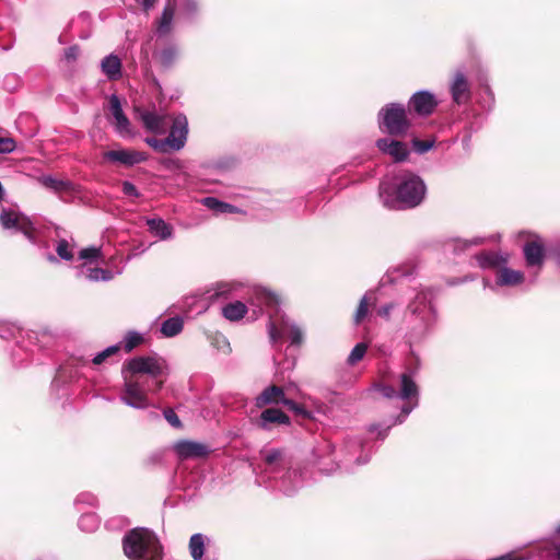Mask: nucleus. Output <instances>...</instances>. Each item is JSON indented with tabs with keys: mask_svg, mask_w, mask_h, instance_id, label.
Listing matches in <instances>:
<instances>
[{
	"mask_svg": "<svg viewBox=\"0 0 560 560\" xmlns=\"http://www.w3.org/2000/svg\"><path fill=\"white\" fill-rule=\"evenodd\" d=\"M425 190V185L419 176L410 172H402L394 177V182L382 180L378 196L384 207L401 210L420 205Z\"/></svg>",
	"mask_w": 560,
	"mask_h": 560,
	"instance_id": "1",
	"label": "nucleus"
},
{
	"mask_svg": "<svg viewBox=\"0 0 560 560\" xmlns=\"http://www.w3.org/2000/svg\"><path fill=\"white\" fill-rule=\"evenodd\" d=\"M417 371L406 370L399 376L398 389L392 385H377L376 389L385 398H399L405 401L400 415L390 424H371L369 432L377 433V438L385 439L390 428L397 423H402L410 412L419 405V386L416 381Z\"/></svg>",
	"mask_w": 560,
	"mask_h": 560,
	"instance_id": "2",
	"label": "nucleus"
},
{
	"mask_svg": "<svg viewBox=\"0 0 560 560\" xmlns=\"http://www.w3.org/2000/svg\"><path fill=\"white\" fill-rule=\"evenodd\" d=\"M433 292L423 289L417 292L409 302L406 311L407 337L417 342L425 338L433 329L436 322V313L432 304Z\"/></svg>",
	"mask_w": 560,
	"mask_h": 560,
	"instance_id": "3",
	"label": "nucleus"
},
{
	"mask_svg": "<svg viewBox=\"0 0 560 560\" xmlns=\"http://www.w3.org/2000/svg\"><path fill=\"white\" fill-rule=\"evenodd\" d=\"M122 549L129 560H163V547L156 534L137 527L125 534Z\"/></svg>",
	"mask_w": 560,
	"mask_h": 560,
	"instance_id": "4",
	"label": "nucleus"
},
{
	"mask_svg": "<svg viewBox=\"0 0 560 560\" xmlns=\"http://www.w3.org/2000/svg\"><path fill=\"white\" fill-rule=\"evenodd\" d=\"M266 472L277 481V488L285 495H292L302 487L301 474L296 469H290L289 460L280 450H270L266 453Z\"/></svg>",
	"mask_w": 560,
	"mask_h": 560,
	"instance_id": "5",
	"label": "nucleus"
},
{
	"mask_svg": "<svg viewBox=\"0 0 560 560\" xmlns=\"http://www.w3.org/2000/svg\"><path fill=\"white\" fill-rule=\"evenodd\" d=\"M167 365L165 360L159 357H136L122 365L121 374H130L133 377H141L144 380V375H148L153 380V386L155 390H160L163 386V380L161 377L166 374Z\"/></svg>",
	"mask_w": 560,
	"mask_h": 560,
	"instance_id": "6",
	"label": "nucleus"
},
{
	"mask_svg": "<svg viewBox=\"0 0 560 560\" xmlns=\"http://www.w3.org/2000/svg\"><path fill=\"white\" fill-rule=\"evenodd\" d=\"M377 122L381 131L392 137L407 135L411 126L405 105L399 103L383 106L378 112Z\"/></svg>",
	"mask_w": 560,
	"mask_h": 560,
	"instance_id": "7",
	"label": "nucleus"
},
{
	"mask_svg": "<svg viewBox=\"0 0 560 560\" xmlns=\"http://www.w3.org/2000/svg\"><path fill=\"white\" fill-rule=\"evenodd\" d=\"M121 375L124 386L119 396L120 401L135 409L149 408L151 402L148 393L156 392L155 386L151 388L147 381H141V377H133L128 373Z\"/></svg>",
	"mask_w": 560,
	"mask_h": 560,
	"instance_id": "8",
	"label": "nucleus"
},
{
	"mask_svg": "<svg viewBox=\"0 0 560 560\" xmlns=\"http://www.w3.org/2000/svg\"><path fill=\"white\" fill-rule=\"evenodd\" d=\"M481 268L499 267L495 273V283L500 287H515L524 281V273L511 269L506 266L500 267V264L506 262L505 258L500 257L493 252H483L476 256Z\"/></svg>",
	"mask_w": 560,
	"mask_h": 560,
	"instance_id": "9",
	"label": "nucleus"
},
{
	"mask_svg": "<svg viewBox=\"0 0 560 560\" xmlns=\"http://www.w3.org/2000/svg\"><path fill=\"white\" fill-rule=\"evenodd\" d=\"M268 332L272 342L278 341L282 337H288L293 346H300L304 336L303 330L284 315H281L279 318L270 316Z\"/></svg>",
	"mask_w": 560,
	"mask_h": 560,
	"instance_id": "10",
	"label": "nucleus"
},
{
	"mask_svg": "<svg viewBox=\"0 0 560 560\" xmlns=\"http://www.w3.org/2000/svg\"><path fill=\"white\" fill-rule=\"evenodd\" d=\"M0 224L4 230L20 232L24 234L30 242H35L33 223L23 213L11 208H4L0 213Z\"/></svg>",
	"mask_w": 560,
	"mask_h": 560,
	"instance_id": "11",
	"label": "nucleus"
},
{
	"mask_svg": "<svg viewBox=\"0 0 560 560\" xmlns=\"http://www.w3.org/2000/svg\"><path fill=\"white\" fill-rule=\"evenodd\" d=\"M450 93L457 105L467 104L471 98V84L463 69H457L450 81Z\"/></svg>",
	"mask_w": 560,
	"mask_h": 560,
	"instance_id": "12",
	"label": "nucleus"
},
{
	"mask_svg": "<svg viewBox=\"0 0 560 560\" xmlns=\"http://www.w3.org/2000/svg\"><path fill=\"white\" fill-rule=\"evenodd\" d=\"M188 135V121L186 116L179 115L173 119L171 130L166 137L171 150L178 151L185 147Z\"/></svg>",
	"mask_w": 560,
	"mask_h": 560,
	"instance_id": "13",
	"label": "nucleus"
},
{
	"mask_svg": "<svg viewBox=\"0 0 560 560\" xmlns=\"http://www.w3.org/2000/svg\"><path fill=\"white\" fill-rule=\"evenodd\" d=\"M408 106L409 109L413 110L418 115L428 116L432 114L434 108L438 106V101L434 94L428 91H419L411 96Z\"/></svg>",
	"mask_w": 560,
	"mask_h": 560,
	"instance_id": "14",
	"label": "nucleus"
},
{
	"mask_svg": "<svg viewBox=\"0 0 560 560\" xmlns=\"http://www.w3.org/2000/svg\"><path fill=\"white\" fill-rule=\"evenodd\" d=\"M376 147L382 153L389 155L396 162L405 161L409 155L406 143L388 137L378 139Z\"/></svg>",
	"mask_w": 560,
	"mask_h": 560,
	"instance_id": "15",
	"label": "nucleus"
},
{
	"mask_svg": "<svg viewBox=\"0 0 560 560\" xmlns=\"http://www.w3.org/2000/svg\"><path fill=\"white\" fill-rule=\"evenodd\" d=\"M139 117L144 128L153 133H164L170 125V119L166 115L158 114L154 110L144 109L139 112Z\"/></svg>",
	"mask_w": 560,
	"mask_h": 560,
	"instance_id": "16",
	"label": "nucleus"
},
{
	"mask_svg": "<svg viewBox=\"0 0 560 560\" xmlns=\"http://www.w3.org/2000/svg\"><path fill=\"white\" fill-rule=\"evenodd\" d=\"M103 156L109 162H117L126 166H133L148 159L145 153L135 150H110Z\"/></svg>",
	"mask_w": 560,
	"mask_h": 560,
	"instance_id": "17",
	"label": "nucleus"
},
{
	"mask_svg": "<svg viewBox=\"0 0 560 560\" xmlns=\"http://www.w3.org/2000/svg\"><path fill=\"white\" fill-rule=\"evenodd\" d=\"M177 0H166L161 16L155 22V33L159 37L168 35L173 30Z\"/></svg>",
	"mask_w": 560,
	"mask_h": 560,
	"instance_id": "18",
	"label": "nucleus"
},
{
	"mask_svg": "<svg viewBox=\"0 0 560 560\" xmlns=\"http://www.w3.org/2000/svg\"><path fill=\"white\" fill-rule=\"evenodd\" d=\"M365 444L362 442V440L360 439H349L346 444H345V451L347 453V457L343 459L345 462V466L348 468L349 465L354 462L355 464L358 465H362V464H365L369 462L370 459V453L371 451L369 450V452L364 455H359L357 456V454L360 452V453H364L365 452Z\"/></svg>",
	"mask_w": 560,
	"mask_h": 560,
	"instance_id": "19",
	"label": "nucleus"
},
{
	"mask_svg": "<svg viewBox=\"0 0 560 560\" xmlns=\"http://www.w3.org/2000/svg\"><path fill=\"white\" fill-rule=\"evenodd\" d=\"M109 110L115 119V129L120 136L130 135V122L124 114L121 103L116 94H112L109 97Z\"/></svg>",
	"mask_w": 560,
	"mask_h": 560,
	"instance_id": "20",
	"label": "nucleus"
},
{
	"mask_svg": "<svg viewBox=\"0 0 560 560\" xmlns=\"http://www.w3.org/2000/svg\"><path fill=\"white\" fill-rule=\"evenodd\" d=\"M177 455L183 458H200L209 454V447L194 441H179L174 446Z\"/></svg>",
	"mask_w": 560,
	"mask_h": 560,
	"instance_id": "21",
	"label": "nucleus"
},
{
	"mask_svg": "<svg viewBox=\"0 0 560 560\" xmlns=\"http://www.w3.org/2000/svg\"><path fill=\"white\" fill-rule=\"evenodd\" d=\"M210 538L201 533H196L189 538L188 549L192 560H218L215 556L206 555V545Z\"/></svg>",
	"mask_w": 560,
	"mask_h": 560,
	"instance_id": "22",
	"label": "nucleus"
},
{
	"mask_svg": "<svg viewBox=\"0 0 560 560\" xmlns=\"http://www.w3.org/2000/svg\"><path fill=\"white\" fill-rule=\"evenodd\" d=\"M289 417L277 408L264 410L257 420V425L262 430H271L273 424H289Z\"/></svg>",
	"mask_w": 560,
	"mask_h": 560,
	"instance_id": "23",
	"label": "nucleus"
},
{
	"mask_svg": "<svg viewBox=\"0 0 560 560\" xmlns=\"http://www.w3.org/2000/svg\"><path fill=\"white\" fill-rule=\"evenodd\" d=\"M523 252H524L526 265L528 267L540 268L542 266L544 258H545V252H544V246L538 238L527 242L524 245Z\"/></svg>",
	"mask_w": 560,
	"mask_h": 560,
	"instance_id": "24",
	"label": "nucleus"
},
{
	"mask_svg": "<svg viewBox=\"0 0 560 560\" xmlns=\"http://www.w3.org/2000/svg\"><path fill=\"white\" fill-rule=\"evenodd\" d=\"M284 397V392L280 386L271 385L265 388L255 399V405L258 408L270 404H281Z\"/></svg>",
	"mask_w": 560,
	"mask_h": 560,
	"instance_id": "25",
	"label": "nucleus"
},
{
	"mask_svg": "<svg viewBox=\"0 0 560 560\" xmlns=\"http://www.w3.org/2000/svg\"><path fill=\"white\" fill-rule=\"evenodd\" d=\"M101 69L108 80H118L121 77V60L110 54L102 60Z\"/></svg>",
	"mask_w": 560,
	"mask_h": 560,
	"instance_id": "26",
	"label": "nucleus"
},
{
	"mask_svg": "<svg viewBox=\"0 0 560 560\" xmlns=\"http://www.w3.org/2000/svg\"><path fill=\"white\" fill-rule=\"evenodd\" d=\"M39 182L46 187L55 192H74L75 185L70 180H62L50 175H44L39 178Z\"/></svg>",
	"mask_w": 560,
	"mask_h": 560,
	"instance_id": "27",
	"label": "nucleus"
},
{
	"mask_svg": "<svg viewBox=\"0 0 560 560\" xmlns=\"http://www.w3.org/2000/svg\"><path fill=\"white\" fill-rule=\"evenodd\" d=\"M238 287L235 282H218L207 291L208 300L214 302L219 299H228Z\"/></svg>",
	"mask_w": 560,
	"mask_h": 560,
	"instance_id": "28",
	"label": "nucleus"
},
{
	"mask_svg": "<svg viewBox=\"0 0 560 560\" xmlns=\"http://www.w3.org/2000/svg\"><path fill=\"white\" fill-rule=\"evenodd\" d=\"M149 231L158 236L160 240H168L173 236V228L163 219L154 218L147 220Z\"/></svg>",
	"mask_w": 560,
	"mask_h": 560,
	"instance_id": "29",
	"label": "nucleus"
},
{
	"mask_svg": "<svg viewBox=\"0 0 560 560\" xmlns=\"http://www.w3.org/2000/svg\"><path fill=\"white\" fill-rule=\"evenodd\" d=\"M179 57V49L174 44H168L155 54V58L163 68H171Z\"/></svg>",
	"mask_w": 560,
	"mask_h": 560,
	"instance_id": "30",
	"label": "nucleus"
},
{
	"mask_svg": "<svg viewBox=\"0 0 560 560\" xmlns=\"http://www.w3.org/2000/svg\"><path fill=\"white\" fill-rule=\"evenodd\" d=\"M201 203L217 214L240 212V210L233 205L223 202L215 197H205L201 200Z\"/></svg>",
	"mask_w": 560,
	"mask_h": 560,
	"instance_id": "31",
	"label": "nucleus"
},
{
	"mask_svg": "<svg viewBox=\"0 0 560 560\" xmlns=\"http://www.w3.org/2000/svg\"><path fill=\"white\" fill-rule=\"evenodd\" d=\"M247 313V307L243 302L236 301L222 307V315L230 322L242 319Z\"/></svg>",
	"mask_w": 560,
	"mask_h": 560,
	"instance_id": "32",
	"label": "nucleus"
},
{
	"mask_svg": "<svg viewBox=\"0 0 560 560\" xmlns=\"http://www.w3.org/2000/svg\"><path fill=\"white\" fill-rule=\"evenodd\" d=\"M184 320L180 316H174L165 319L161 325V334L166 338H172L182 332Z\"/></svg>",
	"mask_w": 560,
	"mask_h": 560,
	"instance_id": "33",
	"label": "nucleus"
},
{
	"mask_svg": "<svg viewBox=\"0 0 560 560\" xmlns=\"http://www.w3.org/2000/svg\"><path fill=\"white\" fill-rule=\"evenodd\" d=\"M177 10L179 19L192 21L199 12V4L197 0H177Z\"/></svg>",
	"mask_w": 560,
	"mask_h": 560,
	"instance_id": "34",
	"label": "nucleus"
},
{
	"mask_svg": "<svg viewBox=\"0 0 560 560\" xmlns=\"http://www.w3.org/2000/svg\"><path fill=\"white\" fill-rule=\"evenodd\" d=\"M81 530L93 533L98 528L100 520L94 513H83L78 522Z\"/></svg>",
	"mask_w": 560,
	"mask_h": 560,
	"instance_id": "35",
	"label": "nucleus"
},
{
	"mask_svg": "<svg viewBox=\"0 0 560 560\" xmlns=\"http://www.w3.org/2000/svg\"><path fill=\"white\" fill-rule=\"evenodd\" d=\"M16 149L15 140L5 135V130L0 127V154L12 153Z\"/></svg>",
	"mask_w": 560,
	"mask_h": 560,
	"instance_id": "36",
	"label": "nucleus"
},
{
	"mask_svg": "<svg viewBox=\"0 0 560 560\" xmlns=\"http://www.w3.org/2000/svg\"><path fill=\"white\" fill-rule=\"evenodd\" d=\"M122 342L125 350L129 352L143 342V336L138 331H128L124 337Z\"/></svg>",
	"mask_w": 560,
	"mask_h": 560,
	"instance_id": "37",
	"label": "nucleus"
},
{
	"mask_svg": "<svg viewBox=\"0 0 560 560\" xmlns=\"http://www.w3.org/2000/svg\"><path fill=\"white\" fill-rule=\"evenodd\" d=\"M56 252L57 255L63 260L70 261L73 259L72 247L70 243L65 238L57 243Z\"/></svg>",
	"mask_w": 560,
	"mask_h": 560,
	"instance_id": "38",
	"label": "nucleus"
},
{
	"mask_svg": "<svg viewBox=\"0 0 560 560\" xmlns=\"http://www.w3.org/2000/svg\"><path fill=\"white\" fill-rule=\"evenodd\" d=\"M86 278L91 281H108L113 278V275L109 270L103 268H90Z\"/></svg>",
	"mask_w": 560,
	"mask_h": 560,
	"instance_id": "39",
	"label": "nucleus"
},
{
	"mask_svg": "<svg viewBox=\"0 0 560 560\" xmlns=\"http://www.w3.org/2000/svg\"><path fill=\"white\" fill-rule=\"evenodd\" d=\"M144 141L149 147H151L156 152L166 153L171 150L166 138L156 139L154 137H148V138H145Z\"/></svg>",
	"mask_w": 560,
	"mask_h": 560,
	"instance_id": "40",
	"label": "nucleus"
},
{
	"mask_svg": "<svg viewBox=\"0 0 560 560\" xmlns=\"http://www.w3.org/2000/svg\"><path fill=\"white\" fill-rule=\"evenodd\" d=\"M368 346L364 342L357 343L348 357V363L353 365L365 354Z\"/></svg>",
	"mask_w": 560,
	"mask_h": 560,
	"instance_id": "41",
	"label": "nucleus"
},
{
	"mask_svg": "<svg viewBox=\"0 0 560 560\" xmlns=\"http://www.w3.org/2000/svg\"><path fill=\"white\" fill-rule=\"evenodd\" d=\"M22 330L15 324H5L0 327V337L3 339H14L18 335H21Z\"/></svg>",
	"mask_w": 560,
	"mask_h": 560,
	"instance_id": "42",
	"label": "nucleus"
},
{
	"mask_svg": "<svg viewBox=\"0 0 560 560\" xmlns=\"http://www.w3.org/2000/svg\"><path fill=\"white\" fill-rule=\"evenodd\" d=\"M368 312H369V299H368V294H365L360 300L359 306L354 314V323L357 325L360 324L366 317Z\"/></svg>",
	"mask_w": 560,
	"mask_h": 560,
	"instance_id": "43",
	"label": "nucleus"
},
{
	"mask_svg": "<svg viewBox=\"0 0 560 560\" xmlns=\"http://www.w3.org/2000/svg\"><path fill=\"white\" fill-rule=\"evenodd\" d=\"M119 350L118 345L109 346L103 351L98 352L93 359L92 362L96 365L103 363L108 357L115 354Z\"/></svg>",
	"mask_w": 560,
	"mask_h": 560,
	"instance_id": "44",
	"label": "nucleus"
},
{
	"mask_svg": "<svg viewBox=\"0 0 560 560\" xmlns=\"http://www.w3.org/2000/svg\"><path fill=\"white\" fill-rule=\"evenodd\" d=\"M96 503H97V498H96V495H94L91 492H82V493L78 494L74 500V504L77 506H79L81 504H86L89 506H95Z\"/></svg>",
	"mask_w": 560,
	"mask_h": 560,
	"instance_id": "45",
	"label": "nucleus"
},
{
	"mask_svg": "<svg viewBox=\"0 0 560 560\" xmlns=\"http://www.w3.org/2000/svg\"><path fill=\"white\" fill-rule=\"evenodd\" d=\"M483 242V238L481 237H475L472 240H457L455 241V250H465L467 247L469 246H472V245H479Z\"/></svg>",
	"mask_w": 560,
	"mask_h": 560,
	"instance_id": "46",
	"label": "nucleus"
},
{
	"mask_svg": "<svg viewBox=\"0 0 560 560\" xmlns=\"http://www.w3.org/2000/svg\"><path fill=\"white\" fill-rule=\"evenodd\" d=\"M98 255H100V248L91 246V247L83 248L82 250H80L79 258L82 260L92 261V260L96 259L98 257Z\"/></svg>",
	"mask_w": 560,
	"mask_h": 560,
	"instance_id": "47",
	"label": "nucleus"
},
{
	"mask_svg": "<svg viewBox=\"0 0 560 560\" xmlns=\"http://www.w3.org/2000/svg\"><path fill=\"white\" fill-rule=\"evenodd\" d=\"M259 298L261 299L262 303L266 304V306H277L279 303L278 296L265 289L259 292Z\"/></svg>",
	"mask_w": 560,
	"mask_h": 560,
	"instance_id": "48",
	"label": "nucleus"
},
{
	"mask_svg": "<svg viewBox=\"0 0 560 560\" xmlns=\"http://www.w3.org/2000/svg\"><path fill=\"white\" fill-rule=\"evenodd\" d=\"M433 141H429V140H418V139H413L412 140V145H413V149L416 152L422 154V153H425L428 152L432 147H433Z\"/></svg>",
	"mask_w": 560,
	"mask_h": 560,
	"instance_id": "49",
	"label": "nucleus"
},
{
	"mask_svg": "<svg viewBox=\"0 0 560 560\" xmlns=\"http://www.w3.org/2000/svg\"><path fill=\"white\" fill-rule=\"evenodd\" d=\"M164 418L174 428H179L182 425L178 416L172 409L164 410Z\"/></svg>",
	"mask_w": 560,
	"mask_h": 560,
	"instance_id": "50",
	"label": "nucleus"
},
{
	"mask_svg": "<svg viewBox=\"0 0 560 560\" xmlns=\"http://www.w3.org/2000/svg\"><path fill=\"white\" fill-rule=\"evenodd\" d=\"M122 192L126 195V196H131V197H139L140 196V192L139 190L137 189V187L128 182V180H125L122 182Z\"/></svg>",
	"mask_w": 560,
	"mask_h": 560,
	"instance_id": "51",
	"label": "nucleus"
},
{
	"mask_svg": "<svg viewBox=\"0 0 560 560\" xmlns=\"http://www.w3.org/2000/svg\"><path fill=\"white\" fill-rule=\"evenodd\" d=\"M335 453V447L329 442H325L322 446L316 450V454L318 458H323L325 455H332Z\"/></svg>",
	"mask_w": 560,
	"mask_h": 560,
	"instance_id": "52",
	"label": "nucleus"
},
{
	"mask_svg": "<svg viewBox=\"0 0 560 560\" xmlns=\"http://www.w3.org/2000/svg\"><path fill=\"white\" fill-rule=\"evenodd\" d=\"M395 307H396V305L394 303L384 304L377 310V314H378V316H381L385 319H389L390 314Z\"/></svg>",
	"mask_w": 560,
	"mask_h": 560,
	"instance_id": "53",
	"label": "nucleus"
},
{
	"mask_svg": "<svg viewBox=\"0 0 560 560\" xmlns=\"http://www.w3.org/2000/svg\"><path fill=\"white\" fill-rule=\"evenodd\" d=\"M488 560H526V559L523 557H520L516 552L511 551V552H506V553H503V555L494 557V558H490Z\"/></svg>",
	"mask_w": 560,
	"mask_h": 560,
	"instance_id": "54",
	"label": "nucleus"
},
{
	"mask_svg": "<svg viewBox=\"0 0 560 560\" xmlns=\"http://www.w3.org/2000/svg\"><path fill=\"white\" fill-rule=\"evenodd\" d=\"M79 56V48L77 46H71L66 49L65 51V58L68 61H74Z\"/></svg>",
	"mask_w": 560,
	"mask_h": 560,
	"instance_id": "55",
	"label": "nucleus"
},
{
	"mask_svg": "<svg viewBox=\"0 0 560 560\" xmlns=\"http://www.w3.org/2000/svg\"><path fill=\"white\" fill-rule=\"evenodd\" d=\"M553 547L557 551V555L560 560V524L556 528L555 537H553Z\"/></svg>",
	"mask_w": 560,
	"mask_h": 560,
	"instance_id": "56",
	"label": "nucleus"
},
{
	"mask_svg": "<svg viewBox=\"0 0 560 560\" xmlns=\"http://www.w3.org/2000/svg\"><path fill=\"white\" fill-rule=\"evenodd\" d=\"M281 404H283L284 406H288L292 410H296V411L299 410L298 405L293 400L285 398V396L281 400Z\"/></svg>",
	"mask_w": 560,
	"mask_h": 560,
	"instance_id": "57",
	"label": "nucleus"
},
{
	"mask_svg": "<svg viewBox=\"0 0 560 560\" xmlns=\"http://www.w3.org/2000/svg\"><path fill=\"white\" fill-rule=\"evenodd\" d=\"M156 1L158 0H141V5L145 11H148L155 5Z\"/></svg>",
	"mask_w": 560,
	"mask_h": 560,
	"instance_id": "58",
	"label": "nucleus"
},
{
	"mask_svg": "<svg viewBox=\"0 0 560 560\" xmlns=\"http://www.w3.org/2000/svg\"><path fill=\"white\" fill-rule=\"evenodd\" d=\"M36 560H57V559L52 556H47V557L37 558Z\"/></svg>",
	"mask_w": 560,
	"mask_h": 560,
	"instance_id": "59",
	"label": "nucleus"
},
{
	"mask_svg": "<svg viewBox=\"0 0 560 560\" xmlns=\"http://www.w3.org/2000/svg\"><path fill=\"white\" fill-rule=\"evenodd\" d=\"M50 261H56V258L54 256H49Z\"/></svg>",
	"mask_w": 560,
	"mask_h": 560,
	"instance_id": "60",
	"label": "nucleus"
},
{
	"mask_svg": "<svg viewBox=\"0 0 560 560\" xmlns=\"http://www.w3.org/2000/svg\"><path fill=\"white\" fill-rule=\"evenodd\" d=\"M86 363H88V361H86V360H82L80 364H81V365H85Z\"/></svg>",
	"mask_w": 560,
	"mask_h": 560,
	"instance_id": "61",
	"label": "nucleus"
}]
</instances>
